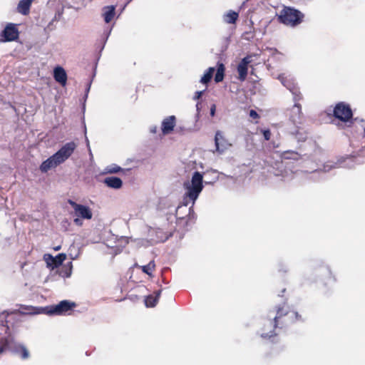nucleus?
Segmentation results:
<instances>
[{"label": "nucleus", "instance_id": "16", "mask_svg": "<svg viewBox=\"0 0 365 365\" xmlns=\"http://www.w3.org/2000/svg\"><path fill=\"white\" fill-rule=\"evenodd\" d=\"M60 164H61V162L58 158H56V155L53 154L41 163V165H40V170L42 173H47L49 170L57 167Z\"/></svg>", "mask_w": 365, "mask_h": 365}, {"label": "nucleus", "instance_id": "14", "mask_svg": "<svg viewBox=\"0 0 365 365\" xmlns=\"http://www.w3.org/2000/svg\"><path fill=\"white\" fill-rule=\"evenodd\" d=\"M302 108L301 105L298 103V101L294 102V105L290 110L289 120L293 125H299L301 123L302 120Z\"/></svg>", "mask_w": 365, "mask_h": 365}, {"label": "nucleus", "instance_id": "38", "mask_svg": "<svg viewBox=\"0 0 365 365\" xmlns=\"http://www.w3.org/2000/svg\"><path fill=\"white\" fill-rule=\"evenodd\" d=\"M204 92H205V91H196L193 96V100L197 101V100L200 99L202 97V96L203 95Z\"/></svg>", "mask_w": 365, "mask_h": 365}, {"label": "nucleus", "instance_id": "13", "mask_svg": "<svg viewBox=\"0 0 365 365\" xmlns=\"http://www.w3.org/2000/svg\"><path fill=\"white\" fill-rule=\"evenodd\" d=\"M190 202L182 201V204L179 205L175 209V216L177 219H185L190 217L191 212H192V207H187Z\"/></svg>", "mask_w": 365, "mask_h": 365}, {"label": "nucleus", "instance_id": "46", "mask_svg": "<svg viewBox=\"0 0 365 365\" xmlns=\"http://www.w3.org/2000/svg\"><path fill=\"white\" fill-rule=\"evenodd\" d=\"M70 256H71V258L72 259H76V257H77V255H76V256H74V257H73L71 254H70Z\"/></svg>", "mask_w": 365, "mask_h": 365}, {"label": "nucleus", "instance_id": "49", "mask_svg": "<svg viewBox=\"0 0 365 365\" xmlns=\"http://www.w3.org/2000/svg\"><path fill=\"white\" fill-rule=\"evenodd\" d=\"M4 351V348L0 346V354Z\"/></svg>", "mask_w": 365, "mask_h": 365}, {"label": "nucleus", "instance_id": "32", "mask_svg": "<svg viewBox=\"0 0 365 365\" xmlns=\"http://www.w3.org/2000/svg\"><path fill=\"white\" fill-rule=\"evenodd\" d=\"M123 169L116 164H111L104 168V173L106 174H115L121 171Z\"/></svg>", "mask_w": 365, "mask_h": 365}, {"label": "nucleus", "instance_id": "39", "mask_svg": "<svg viewBox=\"0 0 365 365\" xmlns=\"http://www.w3.org/2000/svg\"><path fill=\"white\" fill-rule=\"evenodd\" d=\"M250 116L254 119H257L259 118V114L255 110H250Z\"/></svg>", "mask_w": 365, "mask_h": 365}, {"label": "nucleus", "instance_id": "11", "mask_svg": "<svg viewBox=\"0 0 365 365\" xmlns=\"http://www.w3.org/2000/svg\"><path fill=\"white\" fill-rule=\"evenodd\" d=\"M43 259L47 264V267L54 269L61 265L63 261L66 259V255L60 253L56 257H53L50 254H45Z\"/></svg>", "mask_w": 365, "mask_h": 365}, {"label": "nucleus", "instance_id": "21", "mask_svg": "<svg viewBox=\"0 0 365 365\" xmlns=\"http://www.w3.org/2000/svg\"><path fill=\"white\" fill-rule=\"evenodd\" d=\"M103 183L108 187L113 189H120L123 186V181L118 177H107L104 178Z\"/></svg>", "mask_w": 365, "mask_h": 365}, {"label": "nucleus", "instance_id": "10", "mask_svg": "<svg viewBox=\"0 0 365 365\" xmlns=\"http://www.w3.org/2000/svg\"><path fill=\"white\" fill-rule=\"evenodd\" d=\"M19 32L14 24H8L1 31V36L4 38V41L9 42L18 39Z\"/></svg>", "mask_w": 365, "mask_h": 365}, {"label": "nucleus", "instance_id": "5", "mask_svg": "<svg viewBox=\"0 0 365 365\" xmlns=\"http://www.w3.org/2000/svg\"><path fill=\"white\" fill-rule=\"evenodd\" d=\"M68 203L73 209V215L76 217L73 222L76 225L81 226L83 225V219L91 220L92 218V211L88 206L78 204L71 200H68Z\"/></svg>", "mask_w": 365, "mask_h": 365}, {"label": "nucleus", "instance_id": "41", "mask_svg": "<svg viewBox=\"0 0 365 365\" xmlns=\"http://www.w3.org/2000/svg\"><path fill=\"white\" fill-rule=\"evenodd\" d=\"M319 170H315L314 171H313L312 173V177L313 178H314V180H318V175H319Z\"/></svg>", "mask_w": 365, "mask_h": 365}, {"label": "nucleus", "instance_id": "1", "mask_svg": "<svg viewBox=\"0 0 365 365\" xmlns=\"http://www.w3.org/2000/svg\"><path fill=\"white\" fill-rule=\"evenodd\" d=\"M183 187L185 190L183 197L184 201L190 202L192 206H193L204 187L202 174L195 171L192 176L191 180L183 183Z\"/></svg>", "mask_w": 365, "mask_h": 365}, {"label": "nucleus", "instance_id": "20", "mask_svg": "<svg viewBox=\"0 0 365 365\" xmlns=\"http://www.w3.org/2000/svg\"><path fill=\"white\" fill-rule=\"evenodd\" d=\"M53 78L56 82L64 86L67 81L66 71L61 66H56L53 69Z\"/></svg>", "mask_w": 365, "mask_h": 365}, {"label": "nucleus", "instance_id": "19", "mask_svg": "<svg viewBox=\"0 0 365 365\" xmlns=\"http://www.w3.org/2000/svg\"><path fill=\"white\" fill-rule=\"evenodd\" d=\"M345 159L343 158L339 159L337 161L334 162L332 160H328L323 165L322 170L325 173L329 172L333 169L339 168V167H346L348 166V164L344 163Z\"/></svg>", "mask_w": 365, "mask_h": 365}, {"label": "nucleus", "instance_id": "51", "mask_svg": "<svg viewBox=\"0 0 365 365\" xmlns=\"http://www.w3.org/2000/svg\"><path fill=\"white\" fill-rule=\"evenodd\" d=\"M110 33V31H109V32H108V35L106 36V39L108 38V35H109Z\"/></svg>", "mask_w": 365, "mask_h": 365}, {"label": "nucleus", "instance_id": "12", "mask_svg": "<svg viewBox=\"0 0 365 365\" xmlns=\"http://www.w3.org/2000/svg\"><path fill=\"white\" fill-rule=\"evenodd\" d=\"M287 133L297 139L298 142H304L307 138L304 130L298 125H294L293 127H287Z\"/></svg>", "mask_w": 365, "mask_h": 365}, {"label": "nucleus", "instance_id": "30", "mask_svg": "<svg viewBox=\"0 0 365 365\" xmlns=\"http://www.w3.org/2000/svg\"><path fill=\"white\" fill-rule=\"evenodd\" d=\"M215 68L214 67H210L207 71L205 73V74L202 76L201 79H200V83H202V84H207L208 83L211 79H212V75L215 72Z\"/></svg>", "mask_w": 365, "mask_h": 365}, {"label": "nucleus", "instance_id": "29", "mask_svg": "<svg viewBox=\"0 0 365 365\" xmlns=\"http://www.w3.org/2000/svg\"><path fill=\"white\" fill-rule=\"evenodd\" d=\"M153 232L156 233V238L152 239L155 242H165V240H167L168 239V236L165 233H164L161 229L158 228L157 230H152L150 232V235H151L153 234Z\"/></svg>", "mask_w": 365, "mask_h": 365}, {"label": "nucleus", "instance_id": "3", "mask_svg": "<svg viewBox=\"0 0 365 365\" xmlns=\"http://www.w3.org/2000/svg\"><path fill=\"white\" fill-rule=\"evenodd\" d=\"M304 14L299 10L292 7L285 6L278 16L280 23L294 27L302 23Z\"/></svg>", "mask_w": 365, "mask_h": 365}, {"label": "nucleus", "instance_id": "31", "mask_svg": "<svg viewBox=\"0 0 365 365\" xmlns=\"http://www.w3.org/2000/svg\"><path fill=\"white\" fill-rule=\"evenodd\" d=\"M225 66L222 63H219L217 72L215 76V81L216 83L221 82L224 78Z\"/></svg>", "mask_w": 365, "mask_h": 365}, {"label": "nucleus", "instance_id": "47", "mask_svg": "<svg viewBox=\"0 0 365 365\" xmlns=\"http://www.w3.org/2000/svg\"><path fill=\"white\" fill-rule=\"evenodd\" d=\"M132 0H128L125 6H123V9Z\"/></svg>", "mask_w": 365, "mask_h": 365}, {"label": "nucleus", "instance_id": "7", "mask_svg": "<svg viewBox=\"0 0 365 365\" xmlns=\"http://www.w3.org/2000/svg\"><path fill=\"white\" fill-rule=\"evenodd\" d=\"M277 79L281 83L286 87L293 95V101L294 102L299 101L302 99V95L299 88L296 86L293 78L291 76H287L285 73L279 74Z\"/></svg>", "mask_w": 365, "mask_h": 365}, {"label": "nucleus", "instance_id": "26", "mask_svg": "<svg viewBox=\"0 0 365 365\" xmlns=\"http://www.w3.org/2000/svg\"><path fill=\"white\" fill-rule=\"evenodd\" d=\"M359 128H358V132L360 135L362 136L363 139H364L363 143L364 145L361 146V149H359L357 155L360 156H365V126L364 125V120H361L359 123Z\"/></svg>", "mask_w": 365, "mask_h": 365}, {"label": "nucleus", "instance_id": "42", "mask_svg": "<svg viewBox=\"0 0 365 365\" xmlns=\"http://www.w3.org/2000/svg\"><path fill=\"white\" fill-rule=\"evenodd\" d=\"M200 102H197V104H196V110H197V115L196 117L197 118H199V113H200Z\"/></svg>", "mask_w": 365, "mask_h": 365}, {"label": "nucleus", "instance_id": "23", "mask_svg": "<svg viewBox=\"0 0 365 365\" xmlns=\"http://www.w3.org/2000/svg\"><path fill=\"white\" fill-rule=\"evenodd\" d=\"M245 60H241L237 67V70L239 74V80L241 81H244L247 76L248 71V66L246 63Z\"/></svg>", "mask_w": 365, "mask_h": 365}, {"label": "nucleus", "instance_id": "2", "mask_svg": "<svg viewBox=\"0 0 365 365\" xmlns=\"http://www.w3.org/2000/svg\"><path fill=\"white\" fill-rule=\"evenodd\" d=\"M76 307L75 302L68 300H62L58 304L46 307H32L30 314H46L50 316L65 315Z\"/></svg>", "mask_w": 365, "mask_h": 365}, {"label": "nucleus", "instance_id": "48", "mask_svg": "<svg viewBox=\"0 0 365 365\" xmlns=\"http://www.w3.org/2000/svg\"><path fill=\"white\" fill-rule=\"evenodd\" d=\"M60 249H61V247H60V246H57L56 247H55V248H54V250H55L56 251H58V250H59Z\"/></svg>", "mask_w": 365, "mask_h": 365}, {"label": "nucleus", "instance_id": "40", "mask_svg": "<svg viewBox=\"0 0 365 365\" xmlns=\"http://www.w3.org/2000/svg\"><path fill=\"white\" fill-rule=\"evenodd\" d=\"M215 111H216V106H215V104H212L210 106V115L214 116L215 114Z\"/></svg>", "mask_w": 365, "mask_h": 365}, {"label": "nucleus", "instance_id": "44", "mask_svg": "<svg viewBox=\"0 0 365 365\" xmlns=\"http://www.w3.org/2000/svg\"><path fill=\"white\" fill-rule=\"evenodd\" d=\"M91 83H89L87 86L86 90V98L88 96V93L89 92L90 88H91Z\"/></svg>", "mask_w": 365, "mask_h": 365}, {"label": "nucleus", "instance_id": "43", "mask_svg": "<svg viewBox=\"0 0 365 365\" xmlns=\"http://www.w3.org/2000/svg\"><path fill=\"white\" fill-rule=\"evenodd\" d=\"M157 129L158 128L156 125L151 126L150 128V132L152 133H155L157 132Z\"/></svg>", "mask_w": 365, "mask_h": 365}, {"label": "nucleus", "instance_id": "45", "mask_svg": "<svg viewBox=\"0 0 365 365\" xmlns=\"http://www.w3.org/2000/svg\"><path fill=\"white\" fill-rule=\"evenodd\" d=\"M282 269H279V272H286L287 271V267L286 265H282Z\"/></svg>", "mask_w": 365, "mask_h": 365}, {"label": "nucleus", "instance_id": "35", "mask_svg": "<svg viewBox=\"0 0 365 365\" xmlns=\"http://www.w3.org/2000/svg\"><path fill=\"white\" fill-rule=\"evenodd\" d=\"M21 358L23 359H26L29 357V353L25 346H21Z\"/></svg>", "mask_w": 365, "mask_h": 365}, {"label": "nucleus", "instance_id": "4", "mask_svg": "<svg viewBox=\"0 0 365 365\" xmlns=\"http://www.w3.org/2000/svg\"><path fill=\"white\" fill-rule=\"evenodd\" d=\"M270 314L272 316L273 321H269V327L272 329L276 327V324H279V320L283 317H287L291 322H298L302 321V316L296 312H289L288 308L286 307L285 305L282 307H279L276 311V314H274V312H270Z\"/></svg>", "mask_w": 365, "mask_h": 365}, {"label": "nucleus", "instance_id": "25", "mask_svg": "<svg viewBox=\"0 0 365 365\" xmlns=\"http://www.w3.org/2000/svg\"><path fill=\"white\" fill-rule=\"evenodd\" d=\"M161 290H158L155 292V296L149 295L145 299V304L147 307H154L158 301L160 296Z\"/></svg>", "mask_w": 365, "mask_h": 365}, {"label": "nucleus", "instance_id": "37", "mask_svg": "<svg viewBox=\"0 0 365 365\" xmlns=\"http://www.w3.org/2000/svg\"><path fill=\"white\" fill-rule=\"evenodd\" d=\"M255 56H256L255 54L247 55L245 57H244L242 60H245L247 61L246 63L248 66L252 61V58Z\"/></svg>", "mask_w": 365, "mask_h": 365}, {"label": "nucleus", "instance_id": "24", "mask_svg": "<svg viewBox=\"0 0 365 365\" xmlns=\"http://www.w3.org/2000/svg\"><path fill=\"white\" fill-rule=\"evenodd\" d=\"M115 7L114 6H105L103 9V16L106 23H109L115 15Z\"/></svg>", "mask_w": 365, "mask_h": 365}, {"label": "nucleus", "instance_id": "15", "mask_svg": "<svg viewBox=\"0 0 365 365\" xmlns=\"http://www.w3.org/2000/svg\"><path fill=\"white\" fill-rule=\"evenodd\" d=\"M269 319L266 320L264 324V327L262 329V332L260 334L261 336L264 339H270L272 337H274L276 336V333L274 330L278 327L279 323L276 324V327L272 329L269 327V322L273 321L272 316L269 314Z\"/></svg>", "mask_w": 365, "mask_h": 365}, {"label": "nucleus", "instance_id": "9", "mask_svg": "<svg viewBox=\"0 0 365 365\" xmlns=\"http://www.w3.org/2000/svg\"><path fill=\"white\" fill-rule=\"evenodd\" d=\"M76 146L74 142H68L63 145L54 155L61 163H63L72 155Z\"/></svg>", "mask_w": 365, "mask_h": 365}, {"label": "nucleus", "instance_id": "17", "mask_svg": "<svg viewBox=\"0 0 365 365\" xmlns=\"http://www.w3.org/2000/svg\"><path fill=\"white\" fill-rule=\"evenodd\" d=\"M176 124V118L174 115L168 116L163 119L161 125L162 133L164 135L169 134L173 130Z\"/></svg>", "mask_w": 365, "mask_h": 365}, {"label": "nucleus", "instance_id": "33", "mask_svg": "<svg viewBox=\"0 0 365 365\" xmlns=\"http://www.w3.org/2000/svg\"><path fill=\"white\" fill-rule=\"evenodd\" d=\"M155 264L154 261H150L148 264L142 266V271L148 275H151V272L155 269Z\"/></svg>", "mask_w": 365, "mask_h": 365}, {"label": "nucleus", "instance_id": "28", "mask_svg": "<svg viewBox=\"0 0 365 365\" xmlns=\"http://www.w3.org/2000/svg\"><path fill=\"white\" fill-rule=\"evenodd\" d=\"M282 158L284 160H298L301 158V155L294 150H286L282 153Z\"/></svg>", "mask_w": 365, "mask_h": 365}, {"label": "nucleus", "instance_id": "22", "mask_svg": "<svg viewBox=\"0 0 365 365\" xmlns=\"http://www.w3.org/2000/svg\"><path fill=\"white\" fill-rule=\"evenodd\" d=\"M33 1L34 0H20L17 5V11L22 15H27Z\"/></svg>", "mask_w": 365, "mask_h": 365}, {"label": "nucleus", "instance_id": "6", "mask_svg": "<svg viewBox=\"0 0 365 365\" xmlns=\"http://www.w3.org/2000/svg\"><path fill=\"white\" fill-rule=\"evenodd\" d=\"M273 173L284 182L292 180L296 175L292 170V165L283 161L275 163V167L273 168Z\"/></svg>", "mask_w": 365, "mask_h": 365}, {"label": "nucleus", "instance_id": "36", "mask_svg": "<svg viewBox=\"0 0 365 365\" xmlns=\"http://www.w3.org/2000/svg\"><path fill=\"white\" fill-rule=\"evenodd\" d=\"M262 133L265 140H269L270 139L271 132L269 129L262 130Z\"/></svg>", "mask_w": 365, "mask_h": 365}, {"label": "nucleus", "instance_id": "34", "mask_svg": "<svg viewBox=\"0 0 365 365\" xmlns=\"http://www.w3.org/2000/svg\"><path fill=\"white\" fill-rule=\"evenodd\" d=\"M72 262H69L67 265L65 267V271L63 272H61V274L63 277H71V273H72Z\"/></svg>", "mask_w": 365, "mask_h": 365}, {"label": "nucleus", "instance_id": "27", "mask_svg": "<svg viewBox=\"0 0 365 365\" xmlns=\"http://www.w3.org/2000/svg\"><path fill=\"white\" fill-rule=\"evenodd\" d=\"M238 13L234 11H229L223 15V21L227 24H235L238 19Z\"/></svg>", "mask_w": 365, "mask_h": 365}, {"label": "nucleus", "instance_id": "50", "mask_svg": "<svg viewBox=\"0 0 365 365\" xmlns=\"http://www.w3.org/2000/svg\"><path fill=\"white\" fill-rule=\"evenodd\" d=\"M351 144L352 146L356 147L354 142L353 140L351 141Z\"/></svg>", "mask_w": 365, "mask_h": 365}, {"label": "nucleus", "instance_id": "8", "mask_svg": "<svg viewBox=\"0 0 365 365\" xmlns=\"http://www.w3.org/2000/svg\"><path fill=\"white\" fill-rule=\"evenodd\" d=\"M334 116L343 122H348L352 118L350 106L344 102H340L334 108Z\"/></svg>", "mask_w": 365, "mask_h": 365}, {"label": "nucleus", "instance_id": "18", "mask_svg": "<svg viewBox=\"0 0 365 365\" xmlns=\"http://www.w3.org/2000/svg\"><path fill=\"white\" fill-rule=\"evenodd\" d=\"M215 143L216 150L220 153H222L227 149V143L220 131H217L215 133Z\"/></svg>", "mask_w": 365, "mask_h": 365}]
</instances>
